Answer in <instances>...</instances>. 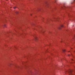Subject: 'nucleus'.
I'll return each mask as SVG.
<instances>
[{
  "label": "nucleus",
  "instance_id": "nucleus-6",
  "mask_svg": "<svg viewBox=\"0 0 75 75\" xmlns=\"http://www.w3.org/2000/svg\"><path fill=\"white\" fill-rule=\"evenodd\" d=\"M16 8V7H14L13 8H14V9H15V8Z\"/></svg>",
  "mask_w": 75,
  "mask_h": 75
},
{
  "label": "nucleus",
  "instance_id": "nucleus-8",
  "mask_svg": "<svg viewBox=\"0 0 75 75\" xmlns=\"http://www.w3.org/2000/svg\"><path fill=\"white\" fill-rule=\"evenodd\" d=\"M74 3H75V0H74Z\"/></svg>",
  "mask_w": 75,
  "mask_h": 75
},
{
  "label": "nucleus",
  "instance_id": "nucleus-2",
  "mask_svg": "<svg viewBox=\"0 0 75 75\" xmlns=\"http://www.w3.org/2000/svg\"><path fill=\"white\" fill-rule=\"evenodd\" d=\"M44 31H43L42 30H40L39 31V32L40 33H44Z\"/></svg>",
  "mask_w": 75,
  "mask_h": 75
},
{
  "label": "nucleus",
  "instance_id": "nucleus-11",
  "mask_svg": "<svg viewBox=\"0 0 75 75\" xmlns=\"http://www.w3.org/2000/svg\"><path fill=\"white\" fill-rule=\"evenodd\" d=\"M42 21H43V20H42Z\"/></svg>",
  "mask_w": 75,
  "mask_h": 75
},
{
  "label": "nucleus",
  "instance_id": "nucleus-7",
  "mask_svg": "<svg viewBox=\"0 0 75 75\" xmlns=\"http://www.w3.org/2000/svg\"><path fill=\"white\" fill-rule=\"evenodd\" d=\"M63 25H61V26L62 27H63Z\"/></svg>",
  "mask_w": 75,
  "mask_h": 75
},
{
  "label": "nucleus",
  "instance_id": "nucleus-5",
  "mask_svg": "<svg viewBox=\"0 0 75 75\" xmlns=\"http://www.w3.org/2000/svg\"><path fill=\"white\" fill-rule=\"evenodd\" d=\"M63 52H65V50H63Z\"/></svg>",
  "mask_w": 75,
  "mask_h": 75
},
{
  "label": "nucleus",
  "instance_id": "nucleus-12",
  "mask_svg": "<svg viewBox=\"0 0 75 75\" xmlns=\"http://www.w3.org/2000/svg\"><path fill=\"white\" fill-rule=\"evenodd\" d=\"M30 16H32V14H30Z\"/></svg>",
  "mask_w": 75,
  "mask_h": 75
},
{
  "label": "nucleus",
  "instance_id": "nucleus-9",
  "mask_svg": "<svg viewBox=\"0 0 75 75\" xmlns=\"http://www.w3.org/2000/svg\"><path fill=\"white\" fill-rule=\"evenodd\" d=\"M6 25H4V27H6Z\"/></svg>",
  "mask_w": 75,
  "mask_h": 75
},
{
  "label": "nucleus",
  "instance_id": "nucleus-10",
  "mask_svg": "<svg viewBox=\"0 0 75 75\" xmlns=\"http://www.w3.org/2000/svg\"><path fill=\"white\" fill-rule=\"evenodd\" d=\"M70 55H69V54H68V56H69H69Z\"/></svg>",
  "mask_w": 75,
  "mask_h": 75
},
{
  "label": "nucleus",
  "instance_id": "nucleus-3",
  "mask_svg": "<svg viewBox=\"0 0 75 75\" xmlns=\"http://www.w3.org/2000/svg\"><path fill=\"white\" fill-rule=\"evenodd\" d=\"M35 40H37V37H35Z\"/></svg>",
  "mask_w": 75,
  "mask_h": 75
},
{
  "label": "nucleus",
  "instance_id": "nucleus-1",
  "mask_svg": "<svg viewBox=\"0 0 75 75\" xmlns=\"http://www.w3.org/2000/svg\"><path fill=\"white\" fill-rule=\"evenodd\" d=\"M72 72H73V70H69L68 71V72L69 74V75H73L72 74Z\"/></svg>",
  "mask_w": 75,
  "mask_h": 75
},
{
  "label": "nucleus",
  "instance_id": "nucleus-4",
  "mask_svg": "<svg viewBox=\"0 0 75 75\" xmlns=\"http://www.w3.org/2000/svg\"><path fill=\"white\" fill-rule=\"evenodd\" d=\"M15 13H16V14H18V12H17V11H16V12H15Z\"/></svg>",
  "mask_w": 75,
  "mask_h": 75
}]
</instances>
